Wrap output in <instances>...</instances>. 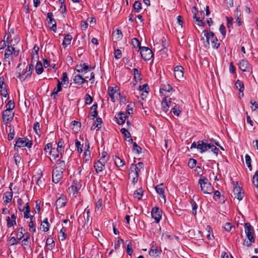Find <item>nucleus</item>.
<instances>
[{
	"label": "nucleus",
	"instance_id": "52",
	"mask_svg": "<svg viewBox=\"0 0 258 258\" xmlns=\"http://www.w3.org/2000/svg\"><path fill=\"white\" fill-rule=\"evenodd\" d=\"M46 244L47 245L50 246V249H52L54 246V241L52 238L48 237L46 241Z\"/></svg>",
	"mask_w": 258,
	"mask_h": 258
},
{
	"label": "nucleus",
	"instance_id": "40",
	"mask_svg": "<svg viewBox=\"0 0 258 258\" xmlns=\"http://www.w3.org/2000/svg\"><path fill=\"white\" fill-rule=\"evenodd\" d=\"M133 8L136 12H140L142 9L141 3L138 1H136L133 5Z\"/></svg>",
	"mask_w": 258,
	"mask_h": 258
},
{
	"label": "nucleus",
	"instance_id": "61",
	"mask_svg": "<svg viewBox=\"0 0 258 258\" xmlns=\"http://www.w3.org/2000/svg\"><path fill=\"white\" fill-rule=\"evenodd\" d=\"M197 164V161L192 158H190L188 162V166L190 168H194Z\"/></svg>",
	"mask_w": 258,
	"mask_h": 258
},
{
	"label": "nucleus",
	"instance_id": "45",
	"mask_svg": "<svg viewBox=\"0 0 258 258\" xmlns=\"http://www.w3.org/2000/svg\"><path fill=\"white\" fill-rule=\"evenodd\" d=\"M102 200L101 199H99L97 203H96V207H95V212L96 213H101V211L102 210V209H101V206H102Z\"/></svg>",
	"mask_w": 258,
	"mask_h": 258
},
{
	"label": "nucleus",
	"instance_id": "57",
	"mask_svg": "<svg viewBox=\"0 0 258 258\" xmlns=\"http://www.w3.org/2000/svg\"><path fill=\"white\" fill-rule=\"evenodd\" d=\"M6 109H10L12 111L15 108V103L12 100H9L6 105Z\"/></svg>",
	"mask_w": 258,
	"mask_h": 258
},
{
	"label": "nucleus",
	"instance_id": "28",
	"mask_svg": "<svg viewBox=\"0 0 258 258\" xmlns=\"http://www.w3.org/2000/svg\"><path fill=\"white\" fill-rule=\"evenodd\" d=\"M72 39V36L70 34L65 35L62 44L64 48L71 44Z\"/></svg>",
	"mask_w": 258,
	"mask_h": 258
},
{
	"label": "nucleus",
	"instance_id": "5",
	"mask_svg": "<svg viewBox=\"0 0 258 258\" xmlns=\"http://www.w3.org/2000/svg\"><path fill=\"white\" fill-rule=\"evenodd\" d=\"M140 50L141 55L144 60H149L153 57L152 51L148 47L143 46Z\"/></svg>",
	"mask_w": 258,
	"mask_h": 258
},
{
	"label": "nucleus",
	"instance_id": "48",
	"mask_svg": "<svg viewBox=\"0 0 258 258\" xmlns=\"http://www.w3.org/2000/svg\"><path fill=\"white\" fill-rule=\"evenodd\" d=\"M234 188L233 189V195H236V194H238L240 191H242V188L240 186H238V182L236 181L235 183H234Z\"/></svg>",
	"mask_w": 258,
	"mask_h": 258
},
{
	"label": "nucleus",
	"instance_id": "4",
	"mask_svg": "<svg viewBox=\"0 0 258 258\" xmlns=\"http://www.w3.org/2000/svg\"><path fill=\"white\" fill-rule=\"evenodd\" d=\"M244 229L245 233L248 240L251 242H254V231L253 227L249 223L246 222L244 224Z\"/></svg>",
	"mask_w": 258,
	"mask_h": 258
},
{
	"label": "nucleus",
	"instance_id": "19",
	"mask_svg": "<svg viewBox=\"0 0 258 258\" xmlns=\"http://www.w3.org/2000/svg\"><path fill=\"white\" fill-rule=\"evenodd\" d=\"M10 191L6 192L3 196L4 202L5 204H7L10 203L13 198V192L11 187H10Z\"/></svg>",
	"mask_w": 258,
	"mask_h": 258
},
{
	"label": "nucleus",
	"instance_id": "20",
	"mask_svg": "<svg viewBox=\"0 0 258 258\" xmlns=\"http://www.w3.org/2000/svg\"><path fill=\"white\" fill-rule=\"evenodd\" d=\"M16 216L14 214H13L11 215V218H10V217L8 216L6 218V221H7V226L8 228H10L12 226H14V225H16Z\"/></svg>",
	"mask_w": 258,
	"mask_h": 258
},
{
	"label": "nucleus",
	"instance_id": "29",
	"mask_svg": "<svg viewBox=\"0 0 258 258\" xmlns=\"http://www.w3.org/2000/svg\"><path fill=\"white\" fill-rule=\"evenodd\" d=\"M113 160L115 165L118 167H123L125 164L124 162L118 156L113 157Z\"/></svg>",
	"mask_w": 258,
	"mask_h": 258
},
{
	"label": "nucleus",
	"instance_id": "47",
	"mask_svg": "<svg viewBox=\"0 0 258 258\" xmlns=\"http://www.w3.org/2000/svg\"><path fill=\"white\" fill-rule=\"evenodd\" d=\"M133 150L134 151H135L136 153L138 154L141 153L142 150L141 147L138 146L136 142H134L133 143Z\"/></svg>",
	"mask_w": 258,
	"mask_h": 258
},
{
	"label": "nucleus",
	"instance_id": "44",
	"mask_svg": "<svg viewBox=\"0 0 258 258\" xmlns=\"http://www.w3.org/2000/svg\"><path fill=\"white\" fill-rule=\"evenodd\" d=\"M66 230L64 227H62L59 232V238L61 241L65 240L67 238V234L66 233Z\"/></svg>",
	"mask_w": 258,
	"mask_h": 258
},
{
	"label": "nucleus",
	"instance_id": "3",
	"mask_svg": "<svg viewBox=\"0 0 258 258\" xmlns=\"http://www.w3.org/2000/svg\"><path fill=\"white\" fill-rule=\"evenodd\" d=\"M33 145V142L29 140L27 137L19 138L17 139L14 146L15 150H18L19 148L27 147L30 148Z\"/></svg>",
	"mask_w": 258,
	"mask_h": 258
},
{
	"label": "nucleus",
	"instance_id": "62",
	"mask_svg": "<svg viewBox=\"0 0 258 258\" xmlns=\"http://www.w3.org/2000/svg\"><path fill=\"white\" fill-rule=\"evenodd\" d=\"M20 230V231H19L18 233L17 234V238L18 240H21L24 236V234L23 232L25 231V229L22 226H21L19 230Z\"/></svg>",
	"mask_w": 258,
	"mask_h": 258
},
{
	"label": "nucleus",
	"instance_id": "21",
	"mask_svg": "<svg viewBox=\"0 0 258 258\" xmlns=\"http://www.w3.org/2000/svg\"><path fill=\"white\" fill-rule=\"evenodd\" d=\"M171 101H170V98L168 99L167 97H164V99L162 102V106L163 110L164 111L167 112L168 110V108L170 105Z\"/></svg>",
	"mask_w": 258,
	"mask_h": 258
},
{
	"label": "nucleus",
	"instance_id": "27",
	"mask_svg": "<svg viewBox=\"0 0 258 258\" xmlns=\"http://www.w3.org/2000/svg\"><path fill=\"white\" fill-rule=\"evenodd\" d=\"M149 254L151 256H158L160 254V252L156 246L153 245L149 252Z\"/></svg>",
	"mask_w": 258,
	"mask_h": 258
},
{
	"label": "nucleus",
	"instance_id": "38",
	"mask_svg": "<svg viewBox=\"0 0 258 258\" xmlns=\"http://www.w3.org/2000/svg\"><path fill=\"white\" fill-rule=\"evenodd\" d=\"M7 85H4L2 87H0L1 89V95L4 97H9V95L8 93V90L7 89Z\"/></svg>",
	"mask_w": 258,
	"mask_h": 258
},
{
	"label": "nucleus",
	"instance_id": "49",
	"mask_svg": "<svg viewBox=\"0 0 258 258\" xmlns=\"http://www.w3.org/2000/svg\"><path fill=\"white\" fill-rule=\"evenodd\" d=\"M34 218V216H31V219H30V221L29 223V227L30 228V230H31L32 232H35L36 231V228L34 225V223L33 221V219Z\"/></svg>",
	"mask_w": 258,
	"mask_h": 258
},
{
	"label": "nucleus",
	"instance_id": "55",
	"mask_svg": "<svg viewBox=\"0 0 258 258\" xmlns=\"http://www.w3.org/2000/svg\"><path fill=\"white\" fill-rule=\"evenodd\" d=\"M10 127V133L8 135V139L9 141H11L14 138L15 131L13 127H11V126Z\"/></svg>",
	"mask_w": 258,
	"mask_h": 258
},
{
	"label": "nucleus",
	"instance_id": "54",
	"mask_svg": "<svg viewBox=\"0 0 258 258\" xmlns=\"http://www.w3.org/2000/svg\"><path fill=\"white\" fill-rule=\"evenodd\" d=\"M33 130L37 135L39 136L40 135V124L38 122H36L34 123L33 125Z\"/></svg>",
	"mask_w": 258,
	"mask_h": 258
},
{
	"label": "nucleus",
	"instance_id": "32",
	"mask_svg": "<svg viewBox=\"0 0 258 258\" xmlns=\"http://www.w3.org/2000/svg\"><path fill=\"white\" fill-rule=\"evenodd\" d=\"M35 71L38 75H40L43 72L42 64L40 61H38L35 66Z\"/></svg>",
	"mask_w": 258,
	"mask_h": 258
},
{
	"label": "nucleus",
	"instance_id": "11",
	"mask_svg": "<svg viewBox=\"0 0 258 258\" xmlns=\"http://www.w3.org/2000/svg\"><path fill=\"white\" fill-rule=\"evenodd\" d=\"M127 117L126 113L123 112H120L115 116L116 123L119 125L123 124Z\"/></svg>",
	"mask_w": 258,
	"mask_h": 258
},
{
	"label": "nucleus",
	"instance_id": "59",
	"mask_svg": "<svg viewBox=\"0 0 258 258\" xmlns=\"http://www.w3.org/2000/svg\"><path fill=\"white\" fill-rule=\"evenodd\" d=\"M252 182L255 186L258 187V170L256 171L253 176Z\"/></svg>",
	"mask_w": 258,
	"mask_h": 258
},
{
	"label": "nucleus",
	"instance_id": "26",
	"mask_svg": "<svg viewBox=\"0 0 258 258\" xmlns=\"http://www.w3.org/2000/svg\"><path fill=\"white\" fill-rule=\"evenodd\" d=\"M98 105L97 103L94 104L91 107V115L92 116V119H94L98 116V111L97 110Z\"/></svg>",
	"mask_w": 258,
	"mask_h": 258
},
{
	"label": "nucleus",
	"instance_id": "46",
	"mask_svg": "<svg viewBox=\"0 0 258 258\" xmlns=\"http://www.w3.org/2000/svg\"><path fill=\"white\" fill-rule=\"evenodd\" d=\"M75 145L77 148L78 152L79 153H81L83 152V145L81 144L80 142L78 139L75 140Z\"/></svg>",
	"mask_w": 258,
	"mask_h": 258
},
{
	"label": "nucleus",
	"instance_id": "31",
	"mask_svg": "<svg viewBox=\"0 0 258 258\" xmlns=\"http://www.w3.org/2000/svg\"><path fill=\"white\" fill-rule=\"evenodd\" d=\"M92 69V67L90 66L87 65L85 63H82V69L77 70V72L78 73H87Z\"/></svg>",
	"mask_w": 258,
	"mask_h": 258
},
{
	"label": "nucleus",
	"instance_id": "18",
	"mask_svg": "<svg viewBox=\"0 0 258 258\" xmlns=\"http://www.w3.org/2000/svg\"><path fill=\"white\" fill-rule=\"evenodd\" d=\"M239 68L242 72L249 71V63L246 59H242L239 63Z\"/></svg>",
	"mask_w": 258,
	"mask_h": 258
},
{
	"label": "nucleus",
	"instance_id": "10",
	"mask_svg": "<svg viewBox=\"0 0 258 258\" xmlns=\"http://www.w3.org/2000/svg\"><path fill=\"white\" fill-rule=\"evenodd\" d=\"M63 172L53 169L52 172V181L55 183H58L63 177Z\"/></svg>",
	"mask_w": 258,
	"mask_h": 258
},
{
	"label": "nucleus",
	"instance_id": "51",
	"mask_svg": "<svg viewBox=\"0 0 258 258\" xmlns=\"http://www.w3.org/2000/svg\"><path fill=\"white\" fill-rule=\"evenodd\" d=\"M190 204H191L192 206V214L194 216H196L197 214V209L198 208V205L196 204V202L194 201L193 200H191Z\"/></svg>",
	"mask_w": 258,
	"mask_h": 258
},
{
	"label": "nucleus",
	"instance_id": "12",
	"mask_svg": "<svg viewBox=\"0 0 258 258\" xmlns=\"http://www.w3.org/2000/svg\"><path fill=\"white\" fill-rule=\"evenodd\" d=\"M197 143V149L200 151L201 153L207 151L211 147L210 144H208L204 141H199Z\"/></svg>",
	"mask_w": 258,
	"mask_h": 258
},
{
	"label": "nucleus",
	"instance_id": "23",
	"mask_svg": "<svg viewBox=\"0 0 258 258\" xmlns=\"http://www.w3.org/2000/svg\"><path fill=\"white\" fill-rule=\"evenodd\" d=\"M42 178V172L41 171L40 173L38 174V175H35L33 176L32 181H33V180H35L36 184L39 186H41V185H43Z\"/></svg>",
	"mask_w": 258,
	"mask_h": 258
},
{
	"label": "nucleus",
	"instance_id": "25",
	"mask_svg": "<svg viewBox=\"0 0 258 258\" xmlns=\"http://www.w3.org/2000/svg\"><path fill=\"white\" fill-rule=\"evenodd\" d=\"M81 188V185L78 182L74 181L71 186L69 188L70 190H71L74 192V194H77L78 190Z\"/></svg>",
	"mask_w": 258,
	"mask_h": 258
},
{
	"label": "nucleus",
	"instance_id": "15",
	"mask_svg": "<svg viewBox=\"0 0 258 258\" xmlns=\"http://www.w3.org/2000/svg\"><path fill=\"white\" fill-rule=\"evenodd\" d=\"M108 93L113 102L115 101V98L117 97L118 95H120V93L117 90H114L112 87H108Z\"/></svg>",
	"mask_w": 258,
	"mask_h": 258
},
{
	"label": "nucleus",
	"instance_id": "63",
	"mask_svg": "<svg viewBox=\"0 0 258 258\" xmlns=\"http://www.w3.org/2000/svg\"><path fill=\"white\" fill-rule=\"evenodd\" d=\"M84 159L86 162L89 161L91 159V152L84 151Z\"/></svg>",
	"mask_w": 258,
	"mask_h": 258
},
{
	"label": "nucleus",
	"instance_id": "36",
	"mask_svg": "<svg viewBox=\"0 0 258 258\" xmlns=\"http://www.w3.org/2000/svg\"><path fill=\"white\" fill-rule=\"evenodd\" d=\"M11 45H8V46H9L10 48V50H11L13 54L14 55V56L16 57L19 55V50H16V48L12 46V44L14 45V44H13V40H11L10 41Z\"/></svg>",
	"mask_w": 258,
	"mask_h": 258
},
{
	"label": "nucleus",
	"instance_id": "39",
	"mask_svg": "<svg viewBox=\"0 0 258 258\" xmlns=\"http://www.w3.org/2000/svg\"><path fill=\"white\" fill-rule=\"evenodd\" d=\"M171 111L175 115L177 116H178L181 112V111L180 109L179 106L175 104L174 107L172 108Z\"/></svg>",
	"mask_w": 258,
	"mask_h": 258
},
{
	"label": "nucleus",
	"instance_id": "14",
	"mask_svg": "<svg viewBox=\"0 0 258 258\" xmlns=\"http://www.w3.org/2000/svg\"><path fill=\"white\" fill-rule=\"evenodd\" d=\"M106 161H101L99 160L94 163V167L95 169L96 173L102 171L105 167V164Z\"/></svg>",
	"mask_w": 258,
	"mask_h": 258
},
{
	"label": "nucleus",
	"instance_id": "41",
	"mask_svg": "<svg viewBox=\"0 0 258 258\" xmlns=\"http://www.w3.org/2000/svg\"><path fill=\"white\" fill-rule=\"evenodd\" d=\"M132 43L135 48H139L140 49H141L142 47L141 46L140 42L137 38H133L132 40Z\"/></svg>",
	"mask_w": 258,
	"mask_h": 258
},
{
	"label": "nucleus",
	"instance_id": "35",
	"mask_svg": "<svg viewBox=\"0 0 258 258\" xmlns=\"http://www.w3.org/2000/svg\"><path fill=\"white\" fill-rule=\"evenodd\" d=\"M129 177H132V183L135 184L138 180L139 172L136 171V172H132V174H129Z\"/></svg>",
	"mask_w": 258,
	"mask_h": 258
},
{
	"label": "nucleus",
	"instance_id": "53",
	"mask_svg": "<svg viewBox=\"0 0 258 258\" xmlns=\"http://www.w3.org/2000/svg\"><path fill=\"white\" fill-rule=\"evenodd\" d=\"M226 19L227 20V27L229 29V31H230V29L232 28L233 18L226 17Z\"/></svg>",
	"mask_w": 258,
	"mask_h": 258
},
{
	"label": "nucleus",
	"instance_id": "16",
	"mask_svg": "<svg viewBox=\"0 0 258 258\" xmlns=\"http://www.w3.org/2000/svg\"><path fill=\"white\" fill-rule=\"evenodd\" d=\"M67 203V198L63 195L61 196L56 200L55 206L56 208H61L64 207Z\"/></svg>",
	"mask_w": 258,
	"mask_h": 258
},
{
	"label": "nucleus",
	"instance_id": "56",
	"mask_svg": "<svg viewBox=\"0 0 258 258\" xmlns=\"http://www.w3.org/2000/svg\"><path fill=\"white\" fill-rule=\"evenodd\" d=\"M133 72L135 80H141V74L140 73L138 70L136 68H134L133 69Z\"/></svg>",
	"mask_w": 258,
	"mask_h": 258
},
{
	"label": "nucleus",
	"instance_id": "8",
	"mask_svg": "<svg viewBox=\"0 0 258 258\" xmlns=\"http://www.w3.org/2000/svg\"><path fill=\"white\" fill-rule=\"evenodd\" d=\"M33 70V65L31 64L29 66L28 68H26V70L24 73L22 74L19 72V75L17 76L18 78L22 81H24L25 79L28 77L31 76L32 70Z\"/></svg>",
	"mask_w": 258,
	"mask_h": 258
},
{
	"label": "nucleus",
	"instance_id": "58",
	"mask_svg": "<svg viewBox=\"0 0 258 258\" xmlns=\"http://www.w3.org/2000/svg\"><path fill=\"white\" fill-rule=\"evenodd\" d=\"M43 223L46 225V226H42V230L44 232H47L49 230V224L48 221V218H46L44 219Z\"/></svg>",
	"mask_w": 258,
	"mask_h": 258
},
{
	"label": "nucleus",
	"instance_id": "42",
	"mask_svg": "<svg viewBox=\"0 0 258 258\" xmlns=\"http://www.w3.org/2000/svg\"><path fill=\"white\" fill-rule=\"evenodd\" d=\"M61 85H67L69 83V78L68 77V75L67 72H63L62 73V76L61 78Z\"/></svg>",
	"mask_w": 258,
	"mask_h": 258
},
{
	"label": "nucleus",
	"instance_id": "43",
	"mask_svg": "<svg viewBox=\"0 0 258 258\" xmlns=\"http://www.w3.org/2000/svg\"><path fill=\"white\" fill-rule=\"evenodd\" d=\"M120 132L123 135L125 140H127L128 138H131V134L128 130L125 128H122L120 130Z\"/></svg>",
	"mask_w": 258,
	"mask_h": 258
},
{
	"label": "nucleus",
	"instance_id": "17",
	"mask_svg": "<svg viewBox=\"0 0 258 258\" xmlns=\"http://www.w3.org/2000/svg\"><path fill=\"white\" fill-rule=\"evenodd\" d=\"M156 192L160 196L161 198H163L165 201V190L164 188L163 183L159 184L155 186Z\"/></svg>",
	"mask_w": 258,
	"mask_h": 258
},
{
	"label": "nucleus",
	"instance_id": "13",
	"mask_svg": "<svg viewBox=\"0 0 258 258\" xmlns=\"http://www.w3.org/2000/svg\"><path fill=\"white\" fill-rule=\"evenodd\" d=\"M66 168V162L62 160V158H60L57 160L56 164L54 166V169L62 172H63L65 170Z\"/></svg>",
	"mask_w": 258,
	"mask_h": 258
},
{
	"label": "nucleus",
	"instance_id": "37",
	"mask_svg": "<svg viewBox=\"0 0 258 258\" xmlns=\"http://www.w3.org/2000/svg\"><path fill=\"white\" fill-rule=\"evenodd\" d=\"M235 86L238 89L239 92H243L244 90V84L242 81L237 80L235 83Z\"/></svg>",
	"mask_w": 258,
	"mask_h": 258
},
{
	"label": "nucleus",
	"instance_id": "7",
	"mask_svg": "<svg viewBox=\"0 0 258 258\" xmlns=\"http://www.w3.org/2000/svg\"><path fill=\"white\" fill-rule=\"evenodd\" d=\"M14 113L10 109H6L3 113V119L4 124H7L8 122L13 120Z\"/></svg>",
	"mask_w": 258,
	"mask_h": 258
},
{
	"label": "nucleus",
	"instance_id": "9",
	"mask_svg": "<svg viewBox=\"0 0 258 258\" xmlns=\"http://www.w3.org/2000/svg\"><path fill=\"white\" fill-rule=\"evenodd\" d=\"M183 68L181 66H176L174 68V76L178 81H181L183 79Z\"/></svg>",
	"mask_w": 258,
	"mask_h": 258
},
{
	"label": "nucleus",
	"instance_id": "1",
	"mask_svg": "<svg viewBox=\"0 0 258 258\" xmlns=\"http://www.w3.org/2000/svg\"><path fill=\"white\" fill-rule=\"evenodd\" d=\"M203 33H204V36L206 38V43L207 45H209V41L211 40L212 47L215 49H218L220 46V43L218 42V40L215 36L214 33L211 31L208 32L206 30H204Z\"/></svg>",
	"mask_w": 258,
	"mask_h": 258
},
{
	"label": "nucleus",
	"instance_id": "2",
	"mask_svg": "<svg viewBox=\"0 0 258 258\" xmlns=\"http://www.w3.org/2000/svg\"><path fill=\"white\" fill-rule=\"evenodd\" d=\"M199 184H200L201 190L204 194H211L212 193L213 188L206 177L203 176V178H200Z\"/></svg>",
	"mask_w": 258,
	"mask_h": 258
},
{
	"label": "nucleus",
	"instance_id": "6",
	"mask_svg": "<svg viewBox=\"0 0 258 258\" xmlns=\"http://www.w3.org/2000/svg\"><path fill=\"white\" fill-rule=\"evenodd\" d=\"M162 211L158 207H154L151 211V216L154 219L155 222L158 223L162 217Z\"/></svg>",
	"mask_w": 258,
	"mask_h": 258
},
{
	"label": "nucleus",
	"instance_id": "50",
	"mask_svg": "<svg viewBox=\"0 0 258 258\" xmlns=\"http://www.w3.org/2000/svg\"><path fill=\"white\" fill-rule=\"evenodd\" d=\"M140 171V169H138L137 165H136L135 164H132L130 167L129 174H132V172H136V171L139 172Z\"/></svg>",
	"mask_w": 258,
	"mask_h": 258
},
{
	"label": "nucleus",
	"instance_id": "22",
	"mask_svg": "<svg viewBox=\"0 0 258 258\" xmlns=\"http://www.w3.org/2000/svg\"><path fill=\"white\" fill-rule=\"evenodd\" d=\"M73 81L76 84L81 85L86 81V80L82 76L79 74L74 77Z\"/></svg>",
	"mask_w": 258,
	"mask_h": 258
},
{
	"label": "nucleus",
	"instance_id": "64",
	"mask_svg": "<svg viewBox=\"0 0 258 258\" xmlns=\"http://www.w3.org/2000/svg\"><path fill=\"white\" fill-rule=\"evenodd\" d=\"M47 18L48 19V24H52L53 22L54 23V22H55V20L53 19V14L52 13H48L47 14Z\"/></svg>",
	"mask_w": 258,
	"mask_h": 258
},
{
	"label": "nucleus",
	"instance_id": "34",
	"mask_svg": "<svg viewBox=\"0 0 258 258\" xmlns=\"http://www.w3.org/2000/svg\"><path fill=\"white\" fill-rule=\"evenodd\" d=\"M143 190L142 188H139L137 189L134 193L133 196L135 198L138 199V200H140L142 198V196H143Z\"/></svg>",
	"mask_w": 258,
	"mask_h": 258
},
{
	"label": "nucleus",
	"instance_id": "30",
	"mask_svg": "<svg viewBox=\"0 0 258 258\" xmlns=\"http://www.w3.org/2000/svg\"><path fill=\"white\" fill-rule=\"evenodd\" d=\"M10 48V47L8 46L7 48L5 50L4 59L6 61L7 59L11 58V59H13V58L14 55L13 54Z\"/></svg>",
	"mask_w": 258,
	"mask_h": 258
},
{
	"label": "nucleus",
	"instance_id": "24",
	"mask_svg": "<svg viewBox=\"0 0 258 258\" xmlns=\"http://www.w3.org/2000/svg\"><path fill=\"white\" fill-rule=\"evenodd\" d=\"M62 90L61 83L59 80H57V87L55 88L51 94V96L53 95V98H56L57 96V93Z\"/></svg>",
	"mask_w": 258,
	"mask_h": 258
},
{
	"label": "nucleus",
	"instance_id": "60",
	"mask_svg": "<svg viewBox=\"0 0 258 258\" xmlns=\"http://www.w3.org/2000/svg\"><path fill=\"white\" fill-rule=\"evenodd\" d=\"M93 100L92 97L89 94H87L85 97V102L86 104H90L92 103Z\"/></svg>",
	"mask_w": 258,
	"mask_h": 258
},
{
	"label": "nucleus",
	"instance_id": "33",
	"mask_svg": "<svg viewBox=\"0 0 258 258\" xmlns=\"http://www.w3.org/2000/svg\"><path fill=\"white\" fill-rule=\"evenodd\" d=\"M44 151L45 153L48 152L49 155L51 154L52 152L54 151V148H52V143L47 144L44 147Z\"/></svg>",
	"mask_w": 258,
	"mask_h": 258
}]
</instances>
